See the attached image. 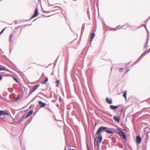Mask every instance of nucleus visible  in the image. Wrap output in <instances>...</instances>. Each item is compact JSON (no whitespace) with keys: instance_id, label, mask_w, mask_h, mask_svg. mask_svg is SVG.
<instances>
[{"instance_id":"f257e3e1","label":"nucleus","mask_w":150,"mask_h":150,"mask_svg":"<svg viewBox=\"0 0 150 150\" xmlns=\"http://www.w3.org/2000/svg\"><path fill=\"white\" fill-rule=\"evenodd\" d=\"M108 127H105L101 126L97 130L96 133V135H99L101 134V132H103L104 131H105L107 133L110 134H113V132L110 130Z\"/></svg>"},{"instance_id":"f03ea898","label":"nucleus","mask_w":150,"mask_h":150,"mask_svg":"<svg viewBox=\"0 0 150 150\" xmlns=\"http://www.w3.org/2000/svg\"><path fill=\"white\" fill-rule=\"evenodd\" d=\"M117 130L120 131L117 133L120 136L122 137L124 140H125L126 139V137L125 134L124 132L122 130L120 129H117Z\"/></svg>"},{"instance_id":"7ed1b4c3","label":"nucleus","mask_w":150,"mask_h":150,"mask_svg":"<svg viewBox=\"0 0 150 150\" xmlns=\"http://www.w3.org/2000/svg\"><path fill=\"white\" fill-rule=\"evenodd\" d=\"M103 139L102 136L100 135H99L98 136L96 137L94 139V144L96 145V142L97 141L99 143H101Z\"/></svg>"},{"instance_id":"20e7f679","label":"nucleus","mask_w":150,"mask_h":150,"mask_svg":"<svg viewBox=\"0 0 150 150\" xmlns=\"http://www.w3.org/2000/svg\"><path fill=\"white\" fill-rule=\"evenodd\" d=\"M38 15V11L37 8H36L35 9L34 14L32 17V18H33L36 17Z\"/></svg>"},{"instance_id":"39448f33","label":"nucleus","mask_w":150,"mask_h":150,"mask_svg":"<svg viewBox=\"0 0 150 150\" xmlns=\"http://www.w3.org/2000/svg\"><path fill=\"white\" fill-rule=\"evenodd\" d=\"M142 138L139 136L136 137V142L138 144H140Z\"/></svg>"},{"instance_id":"423d86ee","label":"nucleus","mask_w":150,"mask_h":150,"mask_svg":"<svg viewBox=\"0 0 150 150\" xmlns=\"http://www.w3.org/2000/svg\"><path fill=\"white\" fill-rule=\"evenodd\" d=\"M5 115L8 116L9 115V114L8 113L4 111L0 110V115L4 116Z\"/></svg>"},{"instance_id":"0eeeda50","label":"nucleus","mask_w":150,"mask_h":150,"mask_svg":"<svg viewBox=\"0 0 150 150\" xmlns=\"http://www.w3.org/2000/svg\"><path fill=\"white\" fill-rule=\"evenodd\" d=\"M120 106V105H118L116 106H114L112 105H111L109 107L112 110H114L117 109L119 106Z\"/></svg>"},{"instance_id":"6e6552de","label":"nucleus","mask_w":150,"mask_h":150,"mask_svg":"<svg viewBox=\"0 0 150 150\" xmlns=\"http://www.w3.org/2000/svg\"><path fill=\"white\" fill-rule=\"evenodd\" d=\"M26 116L25 115H23L20 119H18V123H21L23 120L25 119L26 118Z\"/></svg>"},{"instance_id":"1a4fd4ad","label":"nucleus","mask_w":150,"mask_h":150,"mask_svg":"<svg viewBox=\"0 0 150 150\" xmlns=\"http://www.w3.org/2000/svg\"><path fill=\"white\" fill-rule=\"evenodd\" d=\"M106 101L107 102V103H108L109 104H111L112 103V98H106Z\"/></svg>"},{"instance_id":"9d476101","label":"nucleus","mask_w":150,"mask_h":150,"mask_svg":"<svg viewBox=\"0 0 150 150\" xmlns=\"http://www.w3.org/2000/svg\"><path fill=\"white\" fill-rule=\"evenodd\" d=\"M113 118L115 121L117 122H120V116H115Z\"/></svg>"},{"instance_id":"9b49d317","label":"nucleus","mask_w":150,"mask_h":150,"mask_svg":"<svg viewBox=\"0 0 150 150\" xmlns=\"http://www.w3.org/2000/svg\"><path fill=\"white\" fill-rule=\"evenodd\" d=\"M38 103L40 105L41 108L44 107L46 105V103L42 102L41 101H39L38 102Z\"/></svg>"},{"instance_id":"f8f14e48","label":"nucleus","mask_w":150,"mask_h":150,"mask_svg":"<svg viewBox=\"0 0 150 150\" xmlns=\"http://www.w3.org/2000/svg\"><path fill=\"white\" fill-rule=\"evenodd\" d=\"M95 33H93L91 34V40H90V42L91 43V41H92L93 38L95 37Z\"/></svg>"},{"instance_id":"ddd939ff","label":"nucleus","mask_w":150,"mask_h":150,"mask_svg":"<svg viewBox=\"0 0 150 150\" xmlns=\"http://www.w3.org/2000/svg\"><path fill=\"white\" fill-rule=\"evenodd\" d=\"M13 38V35L12 34H11L9 37V42L11 44H12L13 41L12 40V38Z\"/></svg>"},{"instance_id":"4468645a","label":"nucleus","mask_w":150,"mask_h":150,"mask_svg":"<svg viewBox=\"0 0 150 150\" xmlns=\"http://www.w3.org/2000/svg\"><path fill=\"white\" fill-rule=\"evenodd\" d=\"M33 112V111L32 110H30L27 114V115L26 116V118H27L29 117L31 115Z\"/></svg>"},{"instance_id":"2eb2a0df","label":"nucleus","mask_w":150,"mask_h":150,"mask_svg":"<svg viewBox=\"0 0 150 150\" xmlns=\"http://www.w3.org/2000/svg\"><path fill=\"white\" fill-rule=\"evenodd\" d=\"M145 54H144V53H143L140 56V57L134 63V64H135L138 61V60H139L140 59H141L145 55Z\"/></svg>"},{"instance_id":"dca6fc26","label":"nucleus","mask_w":150,"mask_h":150,"mask_svg":"<svg viewBox=\"0 0 150 150\" xmlns=\"http://www.w3.org/2000/svg\"><path fill=\"white\" fill-rule=\"evenodd\" d=\"M148 41H149V38H148V37L146 39V41L144 45V48H145L147 46V45L148 44Z\"/></svg>"},{"instance_id":"f3484780","label":"nucleus","mask_w":150,"mask_h":150,"mask_svg":"<svg viewBox=\"0 0 150 150\" xmlns=\"http://www.w3.org/2000/svg\"><path fill=\"white\" fill-rule=\"evenodd\" d=\"M39 86V84H37V85H35V86H34L33 90H34V91H35L36 89H37L38 88V87Z\"/></svg>"},{"instance_id":"a211bd4d","label":"nucleus","mask_w":150,"mask_h":150,"mask_svg":"<svg viewBox=\"0 0 150 150\" xmlns=\"http://www.w3.org/2000/svg\"><path fill=\"white\" fill-rule=\"evenodd\" d=\"M84 29H85L84 24L83 25L82 27V28H81V33L82 34L83 33V32L84 30Z\"/></svg>"},{"instance_id":"6ab92c4d","label":"nucleus","mask_w":150,"mask_h":150,"mask_svg":"<svg viewBox=\"0 0 150 150\" xmlns=\"http://www.w3.org/2000/svg\"><path fill=\"white\" fill-rule=\"evenodd\" d=\"M99 143H99V142H98V141L96 142V146H97L98 147V148H97V149H98V148H99V147H100Z\"/></svg>"},{"instance_id":"aec40b11","label":"nucleus","mask_w":150,"mask_h":150,"mask_svg":"<svg viewBox=\"0 0 150 150\" xmlns=\"http://www.w3.org/2000/svg\"><path fill=\"white\" fill-rule=\"evenodd\" d=\"M127 92H125L123 94V96L126 99L127 98Z\"/></svg>"},{"instance_id":"412c9836","label":"nucleus","mask_w":150,"mask_h":150,"mask_svg":"<svg viewBox=\"0 0 150 150\" xmlns=\"http://www.w3.org/2000/svg\"><path fill=\"white\" fill-rule=\"evenodd\" d=\"M148 21H146L145 22V25H143V24L141 26H140V27H139L138 28H140V27H141L142 26H144V28H145L146 29V30H147V28H146V23H147Z\"/></svg>"},{"instance_id":"4be33fe9","label":"nucleus","mask_w":150,"mask_h":150,"mask_svg":"<svg viewBox=\"0 0 150 150\" xmlns=\"http://www.w3.org/2000/svg\"><path fill=\"white\" fill-rule=\"evenodd\" d=\"M148 21H146L145 22V25H143V24L141 26H140V27H139L138 28H140V27H141L142 26H144V28H145L146 29V30H147V28H146V23H147Z\"/></svg>"},{"instance_id":"5701e85b","label":"nucleus","mask_w":150,"mask_h":150,"mask_svg":"<svg viewBox=\"0 0 150 150\" xmlns=\"http://www.w3.org/2000/svg\"><path fill=\"white\" fill-rule=\"evenodd\" d=\"M34 91L33 89L32 91H30L28 94V96L30 95Z\"/></svg>"},{"instance_id":"b1692460","label":"nucleus","mask_w":150,"mask_h":150,"mask_svg":"<svg viewBox=\"0 0 150 150\" xmlns=\"http://www.w3.org/2000/svg\"><path fill=\"white\" fill-rule=\"evenodd\" d=\"M13 79L17 83H18V81L17 79L15 77H13Z\"/></svg>"},{"instance_id":"393cba45","label":"nucleus","mask_w":150,"mask_h":150,"mask_svg":"<svg viewBox=\"0 0 150 150\" xmlns=\"http://www.w3.org/2000/svg\"><path fill=\"white\" fill-rule=\"evenodd\" d=\"M19 99V97L17 96L16 98L15 99V100L17 101Z\"/></svg>"},{"instance_id":"a878e982","label":"nucleus","mask_w":150,"mask_h":150,"mask_svg":"<svg viewBox=\"0 0 150 150\" xmlns=\"http://www.w3.org/2000/svg\"><path fill=\"white\" fill-rule=\"evenodd\" d=\"M119 70L120 72H122L123 70V69L122 68H119Z\"/></svg>"},{"instance_id":"bb28decb","label":"nucleus","mask_w":150,"mask_h":150,"mask_svg":"<svg viewBox=\"0 0 150 150\" xmlns=\"http://www.w3.org/2000/svg\"><path fill=\"white\" fill-rule=\"evenodd\" d=\"M5 69L3 68H0V71H5Z\"/></svg>"},{"instance_id":"cd10ccee","label":"nucleus","mask_w":150,"mask_h":150,"mask_svg":"<svg viewBox=\"0 0 150 150\" xmlns=\"http://www.w3.org/2000/svg\"><path fill=\"white\" fill-rule=\"evenodd\" d=\"M5 28H4V29H3L1 31V32H0V35L4 31V30H5Z\"/></svg>"},{"instance_id":"c85d7f7f","label":"nucleus","mask_w":150,"mask_h":150,"mask_svg":"<svg viewBox=\"0 0 150 150\" xmlns=\"http://www.w3.org/2000/svg\"><path fill=\"white\" fill-rule=\"evenodd\" d=\"M86 146L87 147V150H90L88 147V144L87 143L86 144Z\"/></svg>"},{"instance_id":"c756f323","label":"nucleus","mask_w":150,"mask_h":150,"mask_svg":"<svg viewBox=\"0 0 150 150\" xmlns=\"http://www.w3.org/2000/svg\"><path fill=\"white\" fill-rule=\"evenodd\" d=\"M59 80H57L56 81V82L57 84H59Z\"/></svg>"},{"instance_id":"7c9ffc66","label":"nucleus","mask_w":150,"mask_h":150,"mask_svg":"<svg viewBox=\"0 0 150 150\" xmlns=\"http://www.w3.org/2000/svg\"><path fill=\"white\" fill-rule=\"evenodd\" d=\"M149 52H148L147 50H146L145 52L144 53V54H145V55H146V54L148 53Z\"/></svg>"},{"instance_id":"2f4dec72","label":"nucleus","mask_w":150,"mask_h":150,"mask_svg":"<svg viewBox=\"0 0 150 150\" xmlns=\"http://www.w3.org/2000/svg\"><path fill=\"white\" fill-rule=\"evenodd\" d=\"M46 82H47L46 81H44L42 82L41 83L43 84H45L46 83Z\"/></svg>"},{"instance_id":"473e14b6","label":"nucleus","mask_w":150,"mask_h":150,"mask_svg":"<svg viewBox=\"0 0 150 150\" xmlns=\"http://www.w3.org/2000/svg\"><path fill=\"white\" fill-rule=\"evenodd\" d=\"M48 78L46 76V79L45 80V81H46L47 82L48 81Z\"/></svg>"},{"instance_id":"72a5a7b5","label":"nucleus","mask_w":150,"mask_h":150,"mask_svg":"<svg viewBox=\"0 0 150 150\" xmlns=\"http://www.w3.org/2000/svg\"><path fill=\"white\" fill-rule=\"evenodd\" d=\"M59 101L60 102H61L62 101L61 98L60 96L59 98Z\"/></svg>"},{"instance_id":"f704fd0d","label":"nucleus","mask_w":150,"mask_h":150,"mask_svg":"<svg viewBox=\"0 0 150 150\" xmlns=\"http://www.w3.org/2000/svg\"><path fill=\"white\" fill-rule=\"evenodd\" d=\"M2 79V77L1 75H0V81H1Z\"/></svg>"},{"instance_id":"c9c22d12","label":"nucleus","mask_w":150,"mask_h":150,"mask_svg":"<svg viewBox=\"0 0 150 150\" xmlns=\"http://www.w3.org/2000/svg\"><path fill=\"white\" fill-rule=\"evenodd\" d=\"M56 106L58 107V108H59V105L58 104H56Z\"/></svg>"},{"instance_id":"e433bc0d","label":"nucleus","mask_w":150,"mask_h":150,"mask_svg":"<svg viewBox=\"0 0 150 150\" xmlns=\"http://www.w3.org/2000/svg\"><path fill=\"white\" fill-rule=\"evenodd\" d=\"M56 86L57 87H59V84H57H57L56 85Z\"/></svg>"},{"instance_id":"4c0bfd02","label":"nucleus","mask_w":150,"mask_h":150,"mask_svg":"<svg viewBox=\"0 0 150 150\" xmlns=\"http://www.w3.org/2000/svg\"><path fill=\"white\" fill-rule=\"evenodd\" d=\"M56 101V100H52V102L54 103V102H55Z\"/></svg>"},{"instance_id":"58836bf2","label":"nucleus","mask_w":150,"mask_h":150,"mask_svg":"<svg viewBox=\"0 0 150 150\" xmlns=\"http://www.w3.org/2000/svg\"><path fill=\"white\" fill-rule=\"evenodd\" d=\"M148 52H150V48L149 49V50H147Z\"/></svg>"},{"instance_id":"ea45409f","label":"nucleus","mask_w":150,"mask_h":150,"mask_svg":"<svg viewBox=\"0 0 150 150\" xmlns=\"http://www.w3.org/2000/svg\"><path fill=\"white\" fill-rule=\"evenodd\" d=\"M68 150H75L74 149H69V148L68 149Z\"/></svg>"},{"instance_id":"a19ab883","label":"nucleus","mask_w":150,"mask_h":150,"mask_svg":"<svg viewBox=\"0 0 150 150\" xmlns=\"http://www.w3.org/2000/svg\"><path fill=\"white\" fill-rule=\"evenodd\" d=\"M45 76V75H44V73H42V76Z\"/></svg>"},{"instance_id":"79ce46f5","label":"nucleus","mask_w":150,"mask_h":150,"mask_svg":"<svg viewBox=\"0 0 150 150\" xmlns=\"http://www.w3.org/2000/svg\"><path fill=\"white\" fill-rule=\"evenodd\" d=\"M116 28H117V29H115V30H116V29H120V28H119V26L117 27Z\"/></svg>"},{"instance_id":"37998d69","label":"nucleus","mask_w":150,"mask_h":150,"mask_svg":"<svg viewBox=\"0 0 150 150\" xmlns=\"http://www.w3.org/2000/svg\"><path fill=\"white\" fill-rule=\"evenodd\" d=\"M129 69L126 72H125V73H127L129 70Z\"/></svg>"},{"instance_id":"c03bdc74","label":"nucleus","mask_w":150,"mask_h":150,"mask_svg":"<svg viewBox=\"0 0 150 150\" xmlns=\"http://www.w3.org/2000/svg\"><path fill=\"white\" fill-rule=\"evenodd\" d=\"M11 49H10L9 50V53H10L11 52Z\"/></svg>"},{"instance_id":"a18cd8bd","label":"nucleus","mask_w":150,"mask_h":150,"mask_svg":"<svg viewBox=\"0 0 150 150\" xmlns=\"http://www.w3.org/2000/svg\"><path fill=\"white\" fill-rule=\"evenodd\" d=\"M147 140H148V138H149V136H148V134L147 135Z\"/></svg>"},{"instance_id":"49530a36","label":"nucleus","mask_w":150,"mask_h":150,"mask_svg":"<svg viewBox=\"0 0 150 150\" xmlns=\"http://www.w3.org/2000/svg\"><path fill=\"white\" fill-rule=\"evenodd\" d=\"M148 33H149V31L147 29L146 30Z\"/></svg>"},{"instance_id":"de8ad7c7","label":"nucleus","mask_w":150,"mask_h":150,"mask_svg":"<svg viewBox=\"0 0 150 150\" xmlns=\"http://www.w3.org/2000/svg\"><path fill=\"white\" fill-rule=\"evenodd\" d=\"M42 95H43L44 96H45V94H42Z\"/></svg>"},{"instance_id":"09e8293b","label":"nucleus","mask_w":150,"mask_h":150,"mask_svg":"<svg viewBox=\"0 0 150 150\" xmlns=\"http://www.w3.org/2000/svg\"><path fill=\"white\" fill-rule=\"evenodd\" d=\"M123 109H122L121 110V112H122Z\"/></svg>"},{"instance_id":"8fccbe9b","label":"nucleus","mask_w":150,"mask_h":150,"mask_svg":"<svg viewBox=\"0 0 150 150\" xmlns=\"http://www.w3.org/2000/svg\"><path fill=\"white\" fill-rule=\"evenodd\" d=\"M66 147H65L64 150H66Z\"/></svg>"},{"instance_id":"3c124183","label":"nucleus","mask_w":150,"mask_h":150,"mask_svg":"<svg viewBox=\"0 0 150 150\" xmlns=\"http://www.w3.org/2000/svg\"><path fill=\"white\" fill-rule=\"evenodd\" d=\"M57 59H56V60H55V62H56L57 61Z\"/></svg>"},{"instance_id":"603ef678","label":"nucleus","mask_w":150,"mask_h":150,"mask_svg":"<svg viewBox=\"0 0 150 150\" xmlns=\"http://www.w3.org/2000/svg\"><path fill=\"white\" fill-rule=\"evenodd\" d=\"M31 106H30V108H31Z\"/></svg>"},{"instance_id":"864d4df0","label":"nucleus","mask_w":150,"mask_h":150,"mask_svg":"<svg viewBox=\"0 0 150 150\" xmlns=\"http://www.w3.org/2000/svg\"><path fill=\"white\" fill-rule=\"evenodd\" d=\"M96 125V124H95L94 126H95Z\"/></svg>"},{"instance_id":"5fc2aeb1","label":"nucleus","mask_w":150,"mask_h":150,"mask_svg":"<svg viewBox=\"0 0 150 150\" xmlns=\"http://www.w3.org/2000/svg\"><path fill=\"white\" fill-rule=\"evenodd\" d=\"M56 8V7H54V8Z\"/></svg>"},{"instance_id":"6e6d98bb","label":"nucleus","mask_w":150,"mask_h":150,"mask_svg":"<svg viewBox=\"0 0 150 150\" xmlns=\"http://www.w3.org/2000/svg\"><path fill=\"white\" fill-rule=\"evenodd\" d=\"M120 27V25L119 26V27Z\"/></svg>"},{"instance_id":"4d7b16f0","label":"nucleus","mask_w":150,"mask_h":150,"mask_svg":"<svg viewBox=\"0 0 150 150\" xmlns=\"http://www.w3.org/2000/svg\"><path fill=\"white\" fill-rule=\"evenodd\" d=\"M21 32H20V33H21Z\"/></svg>"},{"instance_id":"13d9d810","label":"nucleus","mask_w":150,"mask_h":150,"mask_svg":"<svg viewBox=\"0 0 150 150\" xmlns=\"http://www.w3.org/2000/svg\"><path fill=\"white\" fill-rule=\"evenodd\" d=\"M150 18V16L149 17V19Z\"/></svg>"},{"instance_id":"bf43d9fd","label":"nucleus","mask_w":150,"mask_h":150,"mask_svg":"<svg viewBox=\"0 0 150 150\" xmlns=\"http://www.w3.org/2000/svg\"><path fill=\"white\" fill-rule=\"evenodd\" d=\"M111 115V116H112V115Z\"/></svg>"},{"instance_id":"052dcab7","label":"nucleus","mask_w":150,"mask_h":150,"mask_svg":"<svg viewBox=\"0 0 150 150\" xmlns=\"http://www.w3.org/2000/svg\"><path fill=\"white\" fill-rule=\"evenodd\" d=\"M31 19H32V18H31L30 19V20H31Z\"/></svg>"}]
</instances>
